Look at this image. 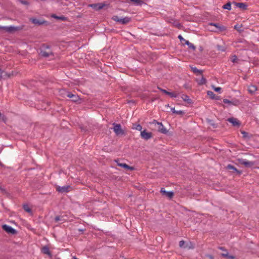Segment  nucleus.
<instances>
[{
	"mask_svg": "<svg viewBox=\"0 0 259 259\" xmlns=\"http://www.w3.org/2000/svg\"><path fill=\"white\" fill-rule=\"evenodd\" d=\"M227 120L231 123L232 124V125L234 126H238L239 127L240 125V122L239 121V120L236 119V118H233V117H232V118H229L227 119Z\"/></svg>",
	"mask_w": 259,
	"mask_h": 259,
	"instance_id": "9b49d317",
	"label": "nucleus"
},
{
	"mask_svg": "<svg viewBox=\"0 0 259 259\" xmlns=\"http://www.w3.org/2000/svg\"><path fill=\"white\" fill-rule=\"evenodd\" d=\"M105 4L103 3H98V4H93L89 5L90 7L92 8L93 9L96 10H100L102 9L105 6Z\"/></svg>",
	"mask_w": 259,
	"mask_h": 259,
	"instance_id": "1a4fd4ad",
	"label": "nucleus"
},
{
	"mask_svg": "<svg viewBox=\"0 0 259 259\" xmlns=\"http://www.w3.org/2000/svg\"><path fill=\"white\" fill-rule=\"evenodd\" d=\"M237 57L236 56L234 55L233 56V59L232 60V61L233 62H236L237 61Z\"/></svg>",
	"mask_w": 259,
	"mask_h": 259,
	"instance_id": "4c0bfd02",
	"label": "nucleus"
},
{
	"mask_svg": "<svg viewBox=\"0 0 259 259\" xmlns=\"http://www.w3.org/2000/svg\"><path fill=\"white\" fill-rule=\"evenodd\" d=\"M2 228L4 230H5L7 233L11 234H16L17 233V231L15 229L13 228L12 227L8 226L7 225H4L2 226Z\"/></svg>",
	"mask_w": 259,
	"mask_h": 259,
	"instance_id": "423d86ee",
	"label": "nucleus"
},
{
	"mask_svg": "<svg viewBox=\"0 0 259 259\" xmlns=\"http://www.w3.org/2000/svg\"><path fill=\"white\" fill-rule=\"evenodd\" d=\"M176 114L179 115H182L184 114V112L182 110L176 111Z\"/></svg>",
	"mask_w": 259,
	"mask_h": 259,
	"instance_id": "e433bc0d",
	"label": "nucleus"
},
{
	"mask_svg": "<svg viewBox=\"0 0 259 259\" xmlns=\"http://www.w3.org/2000/svg\"><path fill=\"white\" fill-rule=\"evenodd\" d=\"M229 259H234L235 258V257L233 255H229L227 257Z\"/></svg>",
	"mask_w": 259,
	"mask_h": 259,
	"instance_id": "79ce46f5",
	"label": "nucleus"
},
{
	"mask_svg": "<svg viewBox=\"0 0 259 259\" xmlns=\"http://www.w3.org/2000/svg\"><path fill=\"white\" fill-rule=\"evenodd\" d=\"M52 17L54 18H56L57 19H59V20H65L66 19V18L63 16H57L55 15H53L52 16Z\"/></svg>",
	"mask_w": 259,
	"mask_h": 259,
	"instance_id": "7c9ffc66",
	"label": "nucleus"
},
{
	"mask_svg": "<svg viewBox=\"0 0 259 259\" xmlns=\"http://www.w3.org/2000/svg\"><path fill=\"white\" fill-rule=\"evenodd\" d=\"M223 102L225 104H228L230 105H237L239 103V101L237 100L234 101H230L227 99L223 100Z\"/></svg>",
	"mask_w": 259,
	"mask_h": 259,
	"instance_id": "f3484780",
	"label": "nucleus"
},
{
	"mask_svg": "<svg viewBox=\"0 0 259 259\" xmlns=\"http://www.w3.org/2000/svg\"><path fill=\"white\" fill-rule=\"evenodd\" d=\"M117 165L120 167H123L127 169L133 170L134 169L133 167H131L124 163H123L117 162Z\"/></svg>",
	"mask_w": 259,
	"mask_h": 259,
	"instance_id": "4be33fe9",
	"label": "nucleus"
},
{
	"mask_svg": "<svg viewBox=\"0 0 259 259\" xmlns=\"http://www.w3.org/2000/svg\"><path fill=\"white\" fill-rule=\"evenodd\" d=\"M181 98L184 101L187 102L188 103H191V100L190 99L188 96L183 94L182 95Z\"/></svg>",
	"mask_w": 259,
	"mask_h": 259,
	"instance_id": "393cba45",
	"label": "nucleus"
},
{
	"mask_svg": "<svg viewBox=\"0 0 259 259\" xmlns=\"http://www.w3.org/2000/svg\"><path fill=\"white\" fill-rule=\"evenodd\" d=\"M199 76H200V78L197 77L196 79V80L198 84L199 85H203L205 84L206 83V79L204 78L203 75L201 74V75H200Z\"/></svg>",
	"mask_w": 259,
	"mask_h": 259,
	"instance_id": "f8f14e48",
	"label": "nucleus"
},
{
	"mask_svg": "<svg viewBox=\"0 0 259 259\" xmlns=\"http://www.w3.org/2000/svg\"><path fill=\"white\" fill-rule=\"evenodd\" d=\"M167 95L169 96L170 97H172V98H176L178 97V94H176L175 93L168 92Z\"/></svg>",
	"mask_w": 259,
	"mask_h": 259,
	"instance_id": "2f4dec72",
	"label": "nucleus"
},
{
	"mask_svg": "<svg viewBox=\"0 0 259 259\" xmlns=\"http://www.w3.org/2000/svg\"><path fill=\"white\" fill-rule=\"evenodd\" d=\"M160 192L163 194L165 195L166 196H167L169 198H171L174 196V193L171 191H166L165 189L164 188H161L160 189Z\"/></svg>",
	"mask_w": 259,
	"mask_h": 259,
	"instance_id": "ddd939ff",
	"label": "nucleus"
},
{
	"mask_svg": "<svg viewBox=\"0 0 259 259\" xmlns=\"http://www.w3.org/2000/svg\"><path fill=\"white\" fill-rule=\"evenodd\" d=\"M226 253H222L221 255L223 257H227L229 255V254H228V252L226 250Z\"/></svg>",
	"mask_w": 259,
	"mask_h": 259,
	"instance_id": "58836bf2",
	"label": "nucleus"
},
{
	"mask_svg": "<svg viewBox=\"0 0 259 259\" xmlns=\"http://www.w3.org/2000/svg\"><path fill=\"white\" fill-rule=\"evenodd\" d=\"M211 31H215L216 30H211Z\"/></svg>",
	"mask_w": 259,
	"mask_h": 259,
	"instance_id": "603ef678",
	"label": "nucleus"
},
{
	"mask_svg": "<svg viewBox=\"0 0 259 259\" xmlns=\"http://www.w3.org/2000/svg\"><path fill=\"white\" fill-rule=\"evenodd\" d=\"M67 97L71 98L73 102H77L79 100V98L78 95L73 94L71 93H68L67 94Z\"/></svg>",
	"mask_w": 259,
	"mask_h": 259,
	"instance_id": "4468645a",
	"label": "nucleus"
},
{
	"mask_svg": "<svg viewBox=\"0 0 259 259\" xmlns=\"http://www.w3.org/2000/svg\"><path fill=\"white\" fill-rule=\"evenodd\" d=\"M152 123H154L155 125H157V130L159 132L163 134H166L167 133L168 131L163 126L161 122H159L157 121L156 120H154L152 122Z\"/></svg>",
	"mask_w": 259,
	"mask_h": 259,
	"instance_id": "20e7f679",
	"label": "nucleus"
},
{
	"mask_svg": "<svg viewBox=\"0 0 259 259\" xmlns=\"http://www.w3.org/2000/svg\"><path fill=\"white\" fill-rule=\"evenodd\" d=\"M132 128L141 132L142 127L140 124H133Z\"/></svg>",
	"mask_w": 259,
	"mask_h": 259,
	"instance_id": "a878e982",
	"label": "nucleus"
},
{
	"mask_svg": "<svg viewBox=\"0 0 259 259\" xmlns=\"http://www.w3.org/2000/svg\"><path fill=\"white\" fill-rule=\"evenodd\" d=\"M178 38L182 42H185V44L187 45L190 49H192L193 51L196 49V47L193 44L191 43L188 40H187L185 39H184L182 35H179L178 36Z\"/></svg>",
	"mask_w": 259,
	"mask_h": 259,
	"instance_id": "0eeeda50",
	"label": "nucleus"
},
{
	"mask_svg": "<svg viewBox=\"0 0 259 259\" xmlns=\"http://www.w3.org/2000/svg\"><path fill=\"white\" fill-rule=\"evenodd\" d=\"M3 73V71L1 69H0V77H2V74Z\"/></svg>",
	"mask_w": 259,
	"mask_h": 259,
	"instance_id": "49530a36",
	"label": "nucleus"
},
{
	"mask_svg": "<svg viewBox=\"0 0 259 259\" xmlns=\"http://www.w3.org/2000/svg\"><path fill=\"white\" fill-rule=\"evenodd\" d=\"M74 259H77L75 256L73 257Z\"/></svg>",
	"mask_w": 259,
	"mask_h": 259,
	"instance_id": "8fccbe9b",
	"label": "nucleus"
},
{
	"mask_svg": "<svg viewBox=\"0 0 259 259\" xmlns=\"http://www.w3.org/2000/svg\"><path fill=\"white\" fill-rule=\"evenodd\" d=\"M212 89L217 92H219L221 91L222 89L220 87H215L214 86H212Z\"/></svg>",
	"mask_w": 259,
	"mask_h": 259,
	"instance_id": "f704fd0d",
	"label": "nucleus"
},
{
	"mask_svg": "<svg viewBox=\"0 0 259 259\" xmlns=\"http://www.w3.org/2000/svg\"><path fill=\"white\" fill-rule=\"evenodd\" d=\"M223 8L224 9H227V10H230L231 9V3L230 2L227 3L226 5H224L223 6Z\"/></svg>",
	"mask_w": 259,
	"mask_h": 259,
	"instance_id": "c85d7f7f",
	"label": "nucleus"
},
{
	"mask_svg": "<svg viewBox=\"0 0 259 259\" xmlns=\"http://www.w3.org/2000/svg\"><path fill=\"white\" fill-rule=\"evenodd\" d=\"M219 249H220L221 250H224V248L223 247H219Z\"/></svg>",
	"mask_w": 259,
	"mask_h": 259,
	"instance_id": "de8ad7c7",
	"label": "nucleus"
},
{
	"mask_svg": "<svg viewBox=\"0 0 259 259\" xmlns=\"http://www.w3.org/2000/svg\"><path fill=\"white\" fill-rule=\"evenodd\" d=\"M23 209L27 212L31 213V209L29 207L27 204H25L23 205Z\"/></svg>",
	"mask_w": 259,
	"mask_h": 259,
	"instance_id": "c756f323",
	"label": "nucleus"
},
{
	"mask_svg": "<svg viewBox=\"0 0 259 259\" xmlns=\"http://www.w3.org/2000/svg\"><path fill=\"white\" fill-rule=\"evenodd\" d=\"M233 4L241 10H246L247 9V5L243 3H236L234 2Z\"/></svg>",
	"mask_w": 259,
	"mask_h": 259,
	"instance_id": "2eb2a0df",
	"label": "nucleus"
},
{
	"mask_svg": "<svg viewBox=\"0 0 259 259\" xmlns=\"http://www.w3.org/2000/svg\"><path fill=\"white\" fill-rule=\"evenodd\" d=\"M171 111H172V113H176V110H175V108H172L171 109Z\"/></svg>",
	"mask_w": 259,
	"mask_h": 259,
	"instance_id": "37998d69",
	"label": "nucleus"
},
{
	"mask_svg": "<svg viewBox=\"0 0 259 259\" xmlns=\"http://www.w3.org/2000/svg\"><path fill=\"white\" fill-rule=\"evenodd\" d=\"M141 137L142 139L147 140L151 138L152 133L150 132H147L146 130L141 132Z\"/></svg>",
	"mask_w": 259,
	"mask_h": 259,
	"instance_id": "9d476101",
	"label": "nucleus"
},
{
	"mask_svg": "<svg viewBox=\"0 0 259 259\" xmlns=\"http://www.w3.org/2000/svg\"><path fill=\"white\" fill-rule=\"evenodd\" d=\"M241 134L243 135L244 136H246L247 133L244 131L241 132Z\"/></svg>",
	"mask_w": 259,
	"mask_h": 259,
	"instance_id": "c03bdc74",
	"label": "nucleus"
},
{
	"mask_svg": "<svg viewBox=\"0 0 259 259\" xmlns=\"http://www.w3.org/2000/svg\"><path fill=\"white\" fill-rule=\"evenodd\" d=\"M41 251L43 253L47 254L50 257L52 256L51 253L50 251L49 248L48 246H44L41 249Z\"/></svg>",
	"mask_w": 259,
	"mask_h": 259,
	"instance_id": "a211bd4d",
	"label": "nucleus"
},
{
	"mask_svg": "<svg viewBox=\"0 0 259 259\" xmlns=\"http://www.w3.org/2000/svg\"><path fill=\"white\" fill-rule=\"evenodd\" d=\"M20 2L24 5H28V3L26 1L20 0Z\"/></svg>",
	"mask_w": 259,
	"mask_h": 259,
	"instance_id": "ea45409f",
	"label": "nucleus"
},
{
	"mask_svg": "<svg viewBox=\"0 0 259 259\" xmlns=\"http://www.w3.org/2000/svg\"><path fill=\"white\" fill-rule=\"evenodd\" d=\"M207 94L211 99H217L215 94L212 91H207Z\"/></svg>",
	"mask_w": 259,
	"mask_h": 259,
	"instance_id": "cd10ccee",
	"label": "nucleus"
},
{
	"mask_svg": "<svg viewBox=\"0 0 259 259\" xmlns=\"http://www.w3.org/2000/svg\"><path fill=\"white\" fill-rule=\"evenodd\" d=\"M56 190L60 193H66L69 192L71 190V187L69 185H65L62 187L56 186Z\"/></svg>",
	"mask_w": 259,
	"mask_h": 259,
	"instance_id": "39448f33",
	"label": "nucleus"
},
{
	"mask_svg": "<svg viewBox=\"0 0 259 259\" xmlns=\"http://www.w3.org/2000/svg\"><path fill=\"white\" fill-rule=\"evenodd\" d=\"M177 26L178 27H179V26H181V25H180V24H179H179H178V25H177Z\"/></svg>",
	"mask_w": 259,
	"mask_h": 259,
	"instance_id": "09e8293b",
	"label": "nucleus"
},
{
	"mask_svg": "<svg viewBox=\"0 0 259 259\" xmlns=\"http://www.w3.org/2000/svg\"><path fill=\"white\" fill-rule=\"evenodd\" d=\"M256 90H257V87L255 85H251L248 87V91L251 94H253V93H255V92Z\"/></svg>",
	"mask_w": 259,
	"mask_h": 259,
	"instance_id": "b1692460",
	"label": "nucleus"
},
{
	"mask_svg": "<svg viewBox=\"0 0 259 259\" xmlns=\"http://www.w3.org/2000/svg\"><path fill=\"white\" fill-rule=\"evenodd\" d=\"M207 256L210 259H213V257L211 255H207Z\"/></svg>",
	"mask_w": 259,
	"mask_h": 259,
	"instance_id": "a18cd8bd",
	"label": "nucleus"
},
{
	"mask_svg": "<svg viewBox=\"0 0 259 259\" xmlns=\"http://www.w3.org/2000/svg\"><path fill=\"white\" fill-rule=\"evenodd\" d=\"M113 131L117 136L125 135L124 131L122 130L121 126L120 124L114 123L113 124Z\"/></svg>",
	"mask_w": 259,
	"mask_h": 259,
	"instance_id": "7ed1b4c3",
	"label": "nucleus"
},
{
	"mask_svg": "<svg viewBox=\"0 0 259 259\" xmlns=\"http://www.w3.org/2000/svg\"><path fill=\"white\" fill-rule=\"evenodd\" d=\"M0 29L4 30L8 32H12L19 30L18 27L10 26H0Z\"/></svg>",
	"mask_w": 259,
	"mask_h": 259,
	"instance_id": "6e6552de",
	"label": "nucleus"
},
{
	"mask_svg": "<svg viewBox=\"0 0 259 259\" xmlns=\"http://www.w3.org/2000/svg\"><path fill=\"white\" fill-rule=\"evenodd\" d=\"M158 89L161 91L162 92V93L167 95L168 92L166 90H164V89H162L161 88H158Z\"/></svg>",
	"mask_w": 259,
	"mask_h": 259,
	"instance_id": "c9c22d12",
	"label": "nucleus"
},
{
	"mask_svg": "<svg viewBox=\"0 0 259 259\" xmlns=\"http://www.w3.org/2000/svg\"><path fill=\"white\" fill-rule=\"evenodd\" d=\"M112 19L117 22H119L122 24H126L129 23L131 21V18L128 17H125L124 18H119L117 16H114L113 17Z\"/></svg>",
	"mask_w": 259,
	"mask_h": 259,
	"instance_id": "f03ea898",
	"label": "nucleus"
},
{
	"mask_svg": "<svg viewBox=\"0 0 259 259\" xmlns=\"http://www.w3.org/2000/svg\"><path fill=\"white\" fill-rule=\"evenodd\" d=\"M55 220L56 222H58L60 220V217L59 216H57L55 218Z\"/></svg>",
	"mask_w": 259,
	"mask_h": 259,
	"instance_id": "a19ab883",
	"label": "nucleus"
},
{
	"mask_svg": "<svg viewBox=\"0 0 259 259\" xmlns=\"http://www.w3.org/2000/svg\"><path fill=\"white\" fill-rule=\"evenodd\" d=\"M239 162L246 167H251L253 163L251 161H246L244 159H239Z\"/></svg>",
	"mask_w": 259,
	"mask_h": 259,
	"instance_id": "dca6fc26",
	"label": "nucleus"
},
{
	"mask_svg": "<svg viewBox=\"0 0 259 259\" xmlns=\"http://www.w3.org/2000/svg\"><path fill=\"white\" fill-rule=\"evenodd\" d=\"M130 1L134 3L136 6H141L143 4V2L141 0H130Z\"/></svg>",
	"mask_w": 259,
	"mask_h": 259,
	"instance_id": "bb28decb",
	"label": "nucleus"
},
{
	"mask_svg": "<svg viewBox=\"0 0 259 259\" xmlns=\"http://www.w3.org/2000/svg\"><path fill=\"white\" fill-rule=\"evenodd\" d=\"M40 55L44 57L53 56V53L48 46L44 45L40 50Z\"/></svg>",
	"mask_w": 259,
	"mask_h": 259,
	"instance_id": "f257e3e1",
	"label": "nucleus"
},
{
	"mask_svg": "<svg viewBox=\"0 0 259 259\" xmlns=\"http://www.w3.org/2000/svg\"><path fill=\"white\" fill-rule=\"evenodd\" d=\"M227 168L228 169L232 170L233 172H236L239 175L241 174V172L236 167H235L233 165L231 164H228L227 166Z\"/></svg>",
	"mask_w": 259,
	"mask_h": 259,
	"instance_id": "412c9836",
	"label": "nucleus"
},
{
	"mask_svg": "<svg viewBox=\"0 0 259 259\" xmlns=\"http://www.w3.org/2000/svg\"><path fill=\"white\" fill-rule=\"evenodd\" d=\"M211 26H214L216 27V28H217L218 29H219V30L222 31H224L226 29L225 27L224 26H220L219 25V24H217V23H211L209 24Z\"/></svg>",
	"mask_w": 259,
	"mask_h": 259,
	"instance_id": "5701e85b",
	"label": "nucleus"
},
{
	"mask_svg": "<svg viewBox=\"0 0 259 259\" xmlns=\"http://www.w3.org/2000/svg\"><path fill=\"white\" fill-rule=\"evenodd\" d=\"M217 47L218 50H219V51H221L222 52L225 51V49L224 48V47H223L222 46L217 45Z\"/></svg>",
	"mask_w": 259,
	"mask_h": 259,
	"instance_id": "473e14b6",
	"label": "nucleus"
},
{
	"mask_svg": "<svg viewBox=\"0 0 259 259\" xmlns=\"http://www.w3.org/2000/svg\"><path fill=\"white\" fill-rule=\"evenodd\" d=\"M30 20L31 21V22L32 23L36 24V25H42V24H44V23H45L44 21H41L37 19L33 18H30Z\"/></svg>",
	"mask_w": 259,
	"mask_h": 259,
	"instance_id": "aec40b11",
	"label": "nucleus"
},
{
	"mask_svg": "<svg viewBox=\"0 0 259 259\" xmlns=\"http://www.w3.org/2000/svg\"><path fill=\"white\" fill-rule=\"evenodd\" d=\"M193 72L197 75L199 76L203 73V70L197 69L196 67H191Z\"/></svg>",
	"mask_w": 259,
	"mask_h": 259,
	"instance_id": "6ab92c4d",
	"label": "nucleus"
},
{
	"mask_svg": "<svg viewBox=\"0 0 259 259\" xmlns=\"http://www.w3.org/2000/svg\"><path fill=\"white\" fill-rule=\"evenodd\" d=\"M236 28H237V25H235V28L236 29Z\"/></svg>",
	"mask_w": 259,
	"mask_h": 259,
	"instance_id": "3c124183",
	"label": "nucleus"
},
{
	"mask_svg": "<svg viewBox=\"0 0 259 259\" xmlns=\"http://www.w3.org/2000/svg\"><path fill=\"white\" fill-rule=\"evenodd\" d=\"M185 242L184 240L180 241L179 242V246L180 247H184L185 248Z\"/></svg>",
	"mask_w": 259,
	"mask_h": 259,
	"instance_id": "72a5a7b5",
	"label": "nucleus"
}]
</instances>
